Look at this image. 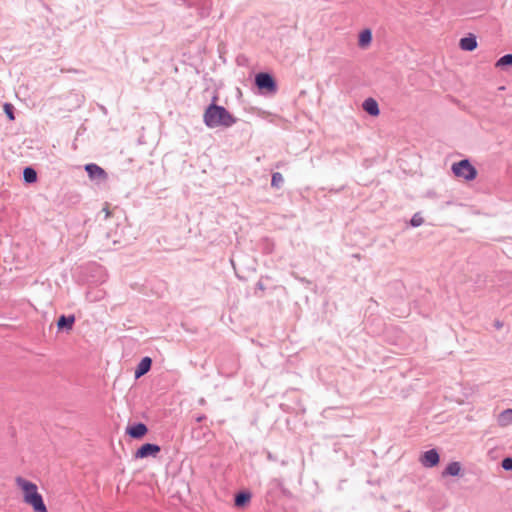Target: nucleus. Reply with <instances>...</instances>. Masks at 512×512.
<instances>
[{
    "instance_id": "1",
    "label": "nucleus",
    "mask_w": 512,
    "mask_h": 512,
    "mask_svg": "<svg viewBox=\"0 0 512 512\" xmlns=\"http://www.w3.org/2000/svg\"><path fill=\"white\" fill-rule=\"evenodd\" d=\"M217 97L213 98V102L205 109L203 114V122L208 128L231 127L237 119L225 107L215 104Z\"/></svg>"
},
{
    "instance_id": "2",
    "label": "nucleus",
    "mask_w": 512,
    "mask_h": 512,
    "mask_svg": "<svg viewBox=\"0 0 512 512\" xmlns=\"http://www.w3.org/2000/svg\"><path fill=\"white\" fill-rule=\"evenodd\" d=\"M16 484L24 492V502L31 505L35 512H48L42 495L38 492L37 485L22 478H16Z\"/></svg>"
},
{
    "instance_id": "3",
    "label": "nucleus",
    "mask_w": 512,
    "mask_h": 512,
    "mask_svg": "<svg viewBox=\"0 0 512 512\" xmlns=\"http://www.w3.org/2000/svg\"><path fill=\"white\" fill-rule=\"evenodd\" d=\"M452 171L457 177L467 181L474 180L477 176V170L471 165L468 159H463L452 165Z\"/></svg>"
},
{
    "instance_id": "4",
    "label": "nucleus",
    "mask_w": 512,
    "mask_h": 512,
    "mask_svg": "<svg viewBox=\"0 0 512 512\" xmlns=\"http://www.w3.org/2000/svg\"><path fill=\"white\" fill-rule=\"evenodd\" d=\"M255 84L260 90H266L267 92H275L277 90L276 82L269 73H258L255 77Z\"/></svg>"
},
{
    "instance_id": "5",
    "label": "nucleus",
    "mask_w": 512,
    "mask_h": 512,
    "mask_svg": "<svg viewBox=\"0 0 512 512\" xmlns=\"http://www.w3.org/2000/svg\"><path fill=\"white\" fill-rule=\"evenodd\" d=\"M160 450V446L157 444L145 443L136 451L135 457L146 458L148 456H156Z\"/></svg>"
},
{
    "instance_id": "6",
    "label": "nucleus",
    "mask_w": 512,
    "mask_h": 512,
    "mask_svg": "<svg viewBox=\"0 0 512 512\" xmlns=\"http://www.w3.org/2000/svg\"><path fill=\"white\" fill-rule=\"evenodd\" d=\"M439 454L435 449H430L422 455L420 461L424 467L432 468L439 463Z\"/></svg>"
},
{
    "instance_id": "7",
    "label": "nucleus",
    "mask_w": 512,
    "mask_h": 512,
    "mask_svg": "<svg viewBox=\"0 0 512 512\" xmlns=\"http://www.w3.org/2000/svg\"><path fill=\"white\" fill-rule=\"evenodd\" d=\"M85 171L87 172L90 179H106L107 173L103 168L94 163L85 165Z\"/></svg>"
},
{
    "instance_id": "8",
    "label": "nucleus",
    "mask_w": 512,
    "mask_h": 512,
    "mask_svg": "<svg viewBox=\"0 0 512 512\" xmlns=\"http://www.w3.org/2000/svg\"><path fill=\"white\" fill-rule=\"evenodd\" d=\"M148 428L144 423H135L126 429V433L134 439H140L146 435Z\"/></svg>"
},
{
    "instance_id": "9",
    "label": "nucleus",
    "mask_w": 512,
    "mask_h": 512,
    "mask_svg": "<svg viewBox=\"0 0 512 512\" xmlns=\"http://www.w3.org/2000/svg\"><path fill=\"white\" fill-rule=\"evenodd\" d=\"M152 366V359L148 356L141 359L139 364L137 365L135 369L134 376L136 379H139L140 377L144 376L146 373H148Z\"/></svg>"
},
{
    "instance_id": "10",
    "label": "nucleus",
    "mask_w": 512,
    "mask_h": 512,
    "mask_svg": "<svg viewBox=\"0 0 512 512\" xmlns=\"http://www.w3.org/2000/svg\"><path fill=\"white\" fill-rule=\"evenodd\" d=\"M363 110L371 116H378L380 113L379 105L373 98H367L362 104Z\"/></svg>"
},
{
    "instance_id": "11",
    "label": "nucleus",
    "mask_w": 512,
    "mask_h": 512,
    "mask_svg": "<svg viewBox=\"0 0 512 512\" xmlns=\"http://www.w3.org/2000/svg\"><path fill=\"white\" fill-rule=\"evenodd\" d=\"M459 46L464 51H473L477 48V40L474 35H469L460 39Z\"/></svg>"
},
{
    "instance_id": "12",
    "label": "nucleus",
    "mask_w": 512,
    "mask_h": 512,
    "mask_svg": "<svg viewBox=\"0 0 512 512\" xmlns=\"http://www.w3.org/2000/svg\"><path fill=\"white\" fill-rule=\"evenodd\" d=\"M75 323V316L74 315H61L57 321V327L59 329H67L71 330L73 325Z\"/></svg>"
},
{
    "instance_id": "13",
    "label": "nucleus",
    "mask_w": 512,
    "mask_h": 512,
    "mask_svg": "<svg viewBox=\"0 0 512 512\" xmlns=\"http://www.w3.org/2000/svg\"><path fill=\"white\" fill-rule=\"evenodd\" d=\"M461 472V464L459 462H451L442 472V476H458Z\"/></svg>"
},
{
    "instance_id": "14",
    "label": "nucleus",
    "mask_w": 512,
    "mask_h": 512,
    "mask_svg": "<svg viewBox=\"0 0 512 512\" xmlns=\"http://www.w3.org/2000/svg\"><path fill=\"white\" fill-rule=\"evenodd\" d=\"M251 498V494L247 491H242L236 494L235 496V505L237 507L245 506Z\"/></svg>"
},
{
    "instance_id": "15",
    "label": "nucleus",
    "mask_w": 512,
    "mask_h": 512,
    "mask_svg": "<svg viewBox=\"0 0 512 512\" xmlns=\"http://www.w3.org/2000/svg\"><path fill=\"white\" fill-rule=\"evenodd\" d=\"M498 423L500 426H507L512 423V409H506L499 414Z\"/></svg>"
},
{
    "instance_id": "16",
    "label": "nucleus",
    "mask_w": 512,
    "mask_h": 512,
    "mask_svg": "<svg viewBox=\"0 0 512 512\" xmlns=\"http://www.w3.org/2000/svg\"><path fill=\"white\" fill-rule=\"evenodd\" d=\"M372 32L369 29H364L359 35V46L366 47L371 43Z\"/></svg>"
},
{
    "instance_id": "17",
    "label": "nucleus",
    "mask_w": 512,
    "mask_h": 512,
    "mask_svg": "<svg viewBox=\"0 0 512 512\" xmlns=\"http://www.w3.org/2000/svg\"><path fill=\"white\" fill-rule=\"evenodd\" d=\"M23 178L26 183H34L37 181V173L32 167H26L23 171Z\"/></svg>"
},
{
    "instance_id": "18",
    "label": "nucleus",
    "mask_w": 512,
    "mask_h": 512,
    "mask_svg": "<svg viewBox=\"0 0 512 512\" xmlns=\"http://www.w3.org/2000/svg\"><path fill=\"white\" fill-rule=\"evenodd\" d=\"M283 183H284V178H283L282 174L279 172H274L272 174L271 186L273 188L279 189L282 187Z\"/></svg>"
},
{
    "instance_id": "19",
    "label": "nucleus",
    "mask_w": 512,
    "mask_h": 512,
    "mask_svg": "<svg viewBox=\"0 0 512 512\" xmlns=\"http://www.w3.org/2000/svg\"><path fill=\"white\" fill-rule=\"evenodd\" d=\"M512 65V54H506L500 57L496 62V67H505Z\"/></svg>"
},
{
    "instance_id": "20",
    "label": "nucleus",
    "mask_w": 512,
    "mask_h": 512,
    "mask_svg": "<svg viewBox=\"0 0 512 512\" xmlns=\"http://www.w3.org/2000/svg\"><path fill=\"white\" fill-rule=\"evenodd\" d=\"M3 108H4V112H5L6 116L8 117V119L13 121L15 119L13 105L10 103H5Z\"/></svg>"
},
{
    "instance_id": "21",
    "label": "nucleus",
    "mask_w": 512,
    "mask_h": 512,
    "mask_svg": "<svg viewBox=\"0 0 512 512\" xmlns=\"http://www.w3.org/2000/svg\"><path fill=\"white\" fill-rule=\"evenodd\" d=\"M424 222V219L423 217L420 215V213H415L411 220H410V224L411 226L413 227H419L420 225H422Z\"/></svg>"
},
{
    "instance_id": "22",
    "label": "nucleus",
    "mask_w": 512,
    "mask_h": 512,
    "mask_svg": "<svg viewBox=\"0 0 512 512\" xmlns=\"http://www.w3.org/2000/svg\"><path fill=\"white\" fill-rule=\"evenodd\" d=\"M502 468L506 471H512V458L506 457L502 460Z\"/></svg>"
},
{
    "instance_id": "23",
    "label": "nucleus",
    "mask_w": 512,
    "mask_h": 512,
    "mask_svg": "<svg viewBox=\"0 0 512 512\" xmlns=\"http://www.w3.org/2000/svg\"><path fill=\"white\" fill-rule=\"evenodd\" d=\"M102 212H104L106 218L110 216V211L107 206L102 209Z\"/></svg>"
},
{
    "instance_id": "24",
    "label": "nucleus",
    "mask_w": 512,
    "mask_h": 512,
    "mask_svg": "<svg viewBox=\"0 0 512 512\" xmlns=\"http://www.w3.org/2000/svg\"><path fill=\"white\" fill-rule=\"evenodd\" d=\"M502 326H503L502 322H500V321H496V322H495V327H496L497 329H500Z\"/></svg>"
},
{
    "instance_id": "25",
    "label": "nucleus",
    "mask_w": 512,
    "mask_h": 512,
    "mask_svg": "<svg viewBox=\"0 0 512 512\" xmlns=\"http://www.w3.org/2000/svg\"><path fill=\"white\" fill-rule=\"evenodd\" d=\"M203 419H205L204 415L197 417L196 420H197V422H201Z\"/></svg>"
}]
</instances>
